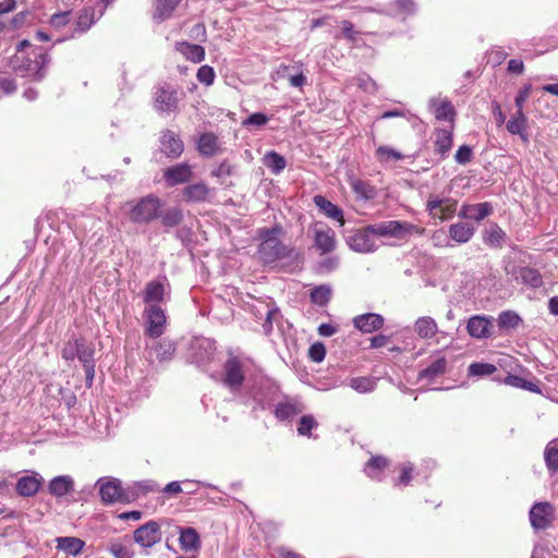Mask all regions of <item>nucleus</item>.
<instances>
[{
    "instance_id": "bb28decb",
    "label": "nucleus",
    "mask_w": 558,
    "mask_h": 558,
    "mask_svg": "<svg viewBox=\"0 0 558 558\" xmlns=\"http://www.w3.org/2000/svg\"><path fill=\"white\" fill-rule=\"evenodd\" d=\"M506 128L510 134L519 135L523 142L529 141V136L526 134L527 118L524 112L517 111L506 123Z\"/></svg>"
},
{
    "instance_id": "c03bdc74",
    "label": "nucleus",
    "mask_w": 558,
    "mask_h": 558,
    "mask_svg": "<svg viewBox=\"0 0 558 558\" xmlns=\"http://www.w3.org/2000/svg\"><path fill=\"white\" fill-rule=\"evenodd\" d=\"M390 8L396 16L405 19L416 12V4L413 0H395Z\"/></svg>"
},
{
    "instance_id": "864d4df0",
    "label": "nucleus",
    "mask_w": 558,
    "mask_h": 558,
    "mask_svg": "<svg viewBox=\"0 0 558 558\" xmlns=\"http://www.w3.org/2000/svg\"><path fill=\"white\" fill-rule=\"evenodd\" d=\"M497 367L490 363H472L469 366V375L471 376H488L494 374Z\"/></svg>"
},
{
    "instance_id": "ddd939ff",
    "label": "nucleus",
    "mask_w": 558,
    "mask_h": 558,
    "mask_svg": "<svg viewBox=\"0 0 558 558\" xmlns=\"http://www.w3.org/2000/svg\"><path fill=\"white\" fill-rule=\"evenodd\" d=\"M215 342L209 339L198 340L192 347L191 361L199 367H206L215 356Z\"/></svg>"
},
{
    "instance_id": "49530a36",
    "label": "nucleus",
    "mask_w": 558,
    "mask_h": 558,
    "mask_svg": "<svg viewBox=\"0 0 558 558\" xmlns=\"http://www.w3.org/2000/svg\"><path fill=\"white\" fill-rule=\"evenodd\" d=\"M264 165L275 174H279L286 168V159L278 153L268 151L263 158Z\"/></svg>"
},
{
    "instance_id": "79ce46f5",
    "label": "nucleus",
    "mask_w": 558,
    "mask_h": 558,
    "mask_svg": "<svg viewBox=\"0 0 558 558\" xmlns=\"http://www.w3.org/2000/svg\"><path fill=\"white\" fill-rule=\"evenodd\" d=\"M519 278L524 284L534 289L539 288L543 284V279L539 271L531 267L520 268Z\"/></svg>"
},
{
    "instance_id": "1a4fd4ad",
    "label": "nucleus",
    "mask_w": 558,
    "mask_h": 558,
    "mask_svg": "<svg viewBox=\"0 0 558 558\" xmlns=\"http://www.w3.org/2000/svg\"><path fill=\"white\" fill-rule=\"evenodd\" d=\"M133 537L142 547L150 548L161 541V526L157 521H148L134 531Z\"/></svg>"
},
{
    "instance_id": "052dcab7",
    "label": "nucleus",
    "mask_w": 558,
    "mask_h": 558,
    "mask_svg": "<svg viewBox=\"0 0 558 558\" xmlns=\"http://www.w3.org/2000/svg\"><path fill=\"white\" fill-rule=\"evenodd\" d=\"M339 263H340V260H339L338 256H327L318 263L317 270L319 272H325V274L331 272L338 268Z\"/></svg>"
},
{
    "instance_id": "6ab92c4d",
    "label": "nucleus",
    "mask_w": 558,
    "mask_h": 558,
    "mask_svg": "<svg viewBox=\"0 0 558 558\" xmlns=\"http://www.w3.org/2000/svg\"><path fill=\"white\" fill-rule=\"evenodd\" d=\"M161 151L169 158H179L183 150L184 145L182 140L172 131L167 130L162 133L160 138Z\"/></svg>"
},
{
    "instance_id": "7c9ffc66",
    "label": "nucleus",
    "mask_w": 558,
    "mask_h": 558,
    "mask_svg": "<svg viewBox=\"0 0 558 558\" xmlns=\"http://www.w3.org/2000/svg\"><path fill=\"white\" fill-rule=\"evenodd\" d=\"M179 543L183 550H198L201 547V538L193 527H179Z\"/></svg>"
},
{
    "instance_id": "bf43d9fd",
    "label": "nucleus",
    "mask_w": 558,
    "mask_h": 558,
    "mask_svg": "<svg viewBox=\"0 0 558 558\" xmlns=\"http://www.w3.org/2000/svg\"><path fill=\"white\" fill-rule=\"evenodd\" d=\"M197 80L205 84L206 86H210L214 84L216 74L211 66L209 65H202L196 73Z\"/></svg>"
},
{
    "instance_id": "ea45409f",
    "label": "nucleus",
    "mask_w": 558,
    "mask_h": 558,
    "mask_svg": "<svg viewBox=\"0 0 558 558\" xmlns=\"http://www.w3.org/2000/svg\"><path fill=\"white\" fill-rule=\"evenodd\" d=\"M544 460L548 472L554 475L558 471V444L549 441L544 450Z\"/></svg>"
},
{
    "instance_id": "de8ad7c7",
    "label": "nucleus",
    "mask_w": 558,
    "mask_h": 558,
    "mask_svg": "<svg viewBox=\"0 0 558 558\" xmlns=\"http://www.w3.org/2000/svg\"><path fill=\"white\" fill-rule=\"evenodd\" d=\"M377 379L373 377H353L349 386L359 393L372 392L376 387Z\"/></svg>"
},
{
    "instance_id": "c9c22d12",
    "label": "nucleus",
    "mask_w": 558,
    "mask_h": 558,
    "mask_svg": "<svg viewBox=\"0 0 558 558\" xmlns=\"http://www.w3.org/2000/svg\"><path fill=\"white\" fill-rule=\"evenodd\" d=\"M388 460L385 457H372L364 468L366 475L373 480H380L384 471L388 466Z\"/></svg>"
},
{
    "instance_id": "0e129e2a",
    "label": "nucleus",
    "mask_w": 558,
    "mask_h": 558,
    "mask_svg": "<svg viewBox=\"0 0 558 558\" xmlns=\"http://www.w3.org/2000/svg\"><path fill=\"white\" fill-rule=\"evenodd\" d=\"M268 120L269 119L266 114H264L262 112H255V113H252L251 116H248L242 122V125L243 126H250V125L263 126L268 122Z\"/></svg>"
},
{
    "instance_id": "39448f33",
    "label": "nucleus",
    "mask_w": 558,
    "mask_h": 558,
    "mask_svg": "<svg viewBox=\"0 0 558 558\" xmlns=\"http://www.w3.org/2000/svg\"><path fill=\"white\" fill-rule=\"evenodd\" d=\"M245 362L239 356L230 355L223 364L221 381L231 392H239L245 379Z\"/></svg>"
},
{
    "instance_id": "9b49d317",
    "label": "nucleus",
    "mask_w": 558,
    "mask_h": 558,
    "mask_svg": "<svg viewBox=\"0 0 558 558\" xmlns=\"http://www.w3.org/2000/svg\"><path fill=\"white\" fill-rule=\"evenodd\" d=\"M193 167L187 162L175 163L163 170L162 178L167 186H177L190 182L193 178Z\"/></svg>"
},
{
    "instance_id": "20e7f679",
    "label": "nucleus",
    "mask_w": 558,
    "mask_h": 558,
    "mask_svg": "<svg viewBox=\"0 0 558 558\" xmlns=\"http://www.w3.org/2000/svg\"><path fill=\"white\" fill-rule=\"evenodd\" d=\"M99 489L101 502L112 505L116 502H129L130 492L122 487L120 480L111 476L101 477L96 482Z\"/></svg>"
},
{
    "instance_id": "4d7b16f0",
    "label": "nucleus",
    "mask_w": 558,
    "mask_h": 558,
    "mask_svg": "<svg viewBox=\"0 0 558 558\" xmlns=\"http://www.w3.org/2000/svg\"><path fill=\"white\" fill-rule=\"evenodd\" d=\"M157 490V484L153 481L145 480L134 484L133 490L130 493L131 499H134L140 494Z\"/></svg>"
},
{
    "instance_id": "4468645a",
    "label": "nucleus",
    "mask_w": 558,
    "mask_h": 558,
    "mask_svg": "<svg viewBox=\"0 0 558 558\" xmlns=\"http://www.w3.org/2000/svg\"><path fill=\"white\" fill-rule=\"evenodd\" d=\"M314 246L322 255L331 253L337 246L335 231L326 225L314 229Z\"/></svg>"
},
{
    "instance_id": "58836bf2",
    "label": "nucleus",
    "mask_w": 558,
    "mask_h": 558,
    "mask_svg": "<svg viewBox=\"0 0 558 558\" xmlns=\"http://www.w3.org/2000/svg\"><path fill=\"white\" fill-rule=\"evenodd\" d=\"M175 350V342L170 339L160 340L154 348L156 359L159 362H168L172 360Z\"/></svg>"
},
{
    "instance_id": "a878e982",
    "label": "nucleus",
    "mask_w": 558,
    "mask_h": 558,
    "mask_svg": "<svg viewBox=\"0 0 558 558\" xmlns=\"http://www.w3.org/2000/svg\"><path fill=\"white\" fill-rule=\"evenodd\" d=\"M414 331L423 340L432 339L438 332V325L430 316L418 317L414 323Z\"/></svg>"
},
{
    "instance_id": "b1692460",
    "label": "nucleus",
    "mask_w": 558,
    "mask_h": 558,
    "mask_svg": "<svg viewBox=\"0 0 558 558\" xmlns=\"http://www.w3.org/2000/svg\"><path fill=\"white\" fill-rule=\"evenodd\" d=\"M313 202L325 216L340 222V226L344 225L343 211L340 207L323 195L314 196Z\"/></svg>"
},
{
    "instance_id": "5fc2aeb1",
    "label": "nucleus",
    "mask_w": 558,
    "mask_h": 558,
    "mask_svg": "<svg viewBox=\"0 0 558 558\" xmlns=\"http://www.w3.org/2000/svg\"><path fill=\"white\" fill-rule=\"evenodd\" d=\"M351 186L353 189V191L366 198V199H369V198H373L374 195H375V189L374 186H372L369 183L365 182V181H362V180H354L352 183H351Z\"/></svg>"
},
{
    "instance_id": "774afa93",
    "label": "nucleus",
    "mask_w": 558,
    "mask_h": 558,
    "mask_svg": "<svg viewBox=\"0 0 558 558\" xmlns=\"http://www.w3.org/2000/svg\"><path fill=\"white\" fill-rule=\"evenodd\" d=\"M531 93V85H525L523 88H521L514 99L517 111L523 112V105L526 101V99L530 97Z\"/></svg>"
},
{
    "instance_id": "5701e85b",
    "label": "nucleus",
    "mask_w": 558,
    "mask_h": 558,
    "mask_svg": "<svg viewBox=\"0 0 558 558\" xmlns=\"http://www.w3.org/2000/svg\"><path fill=\"white\" fill-rule=\"evenodd\" d=\"M453 129L454 125H450L448 129L435 130V151L439 154L441 158H446L452 147Z\"/></svg>"
},
{
    "instance_id": "a211bd4d",
    "label": "nucleus",
    "mask_w": 558,
    "mask_h": 558,
    "mask_svg": "<svg viewBox=\"0 0 558 558\" xmlns=\"http://www.w3.org/2000/svg\"><path fill=\"white\" fill-rule=\"evenodd\" d=\"M178 100L174 89L159 87L155 94V108L159 112L170 113L177 110Z\"/></svg>"
},
{
    "instance_id": "4be33fe9",
    "label": "nucleus",
    "mask_w": 558,
    "mask_h": 558,
    "mask_svg": "<svg viewBox=\"0 0 558 558\" xmlns=\"http://www.w3.org/2000/svg\"><path fill=\"white\" fill-rule=\"evenodd\" d=\"M74 490V481L70 475L53 477L48 485V492L56 498H61Z\"/></svg>"
},
{
    "instance_id": "dca6fc26",
    "label": "nucleus",
    "mask_w": 558,
    "mask_h": 558,
    "mask_svg": "<svg viewBox=\"0 0 558 558\" xmlns=\"http://www.w3.org/2000/svg\"><path fill=\"white\" fill-rule=\"evenodd\" d=\"M44 483L43 476L37 472L20 477L15 484L17 495L22 497H33L41 488Z\"/></svg>"
},
{
    "instance_id": "f257e3e1",
    "label": "nucleus",
    "mask_w": 558,
    "mask_h": 558,
    "mask_svg": "<svg viewBox=\"0 0 558 558\" xmlns=\"http://www.w3.org/2000/svg\"><path fill=\"white\" fill-rule=\"evenodd\" d=\"M282 228L276 226L271 229H262L259 236L262 243L258 247L260 259L266 264L275 263L279 259L289 258L294 256V250L283 244L278 235L281 233Z\"/></svg>"
},
{
    "instance_id": "c85d7f7f",
    "label": "nucleus",
    "mask_w": 558,
    "mask_h": 558,
    "mask_svg": "<svg viewBox=\"0 0 558 558\" xmlns=\"http://www.w3.org/2000/svg\"><path fill=\"white\" fill-rule=\"evenodd\" d=\"M475 234V228L466 222L452 223L449 227V236L457 243H466Z\"/></svg>"
},
{
    "instance_id": "37998d69",
    "label": "nucleus",
    "mask_w": 558,
    "mask_h": 558,
    "mask_svg": "<svg viewBox=\"0 0 558 558\" xmlns=\"http://www.w3.org/2000/svg\"><path fill=\"white\" fill-rule=\"evenodd\" d=\"M332 290L328 284H320L315 287L310 294L311 302L318 305L325 306L331 299Z\"/></svg>"
},
{
    "instance_id": "0eeeda50",
    "label": "nucleus",
    "mask_w": 558,
    "mask_h": 558,
    "mask_svg": "<svg viewBox=\"0 0 558 558\" xmlns=\"http://www.w3.org/2000/svg\"><path fill=\"white\" fill-rule=\"evenodd\" d=\"M367 230L377 236L404 238L416 230V227L407 221L388 220L367 226Z\"/></svg>"
},
{
    "instance_id": "f8f14e48",
    "label": "nucleus",
    "mask_w": 558,
    "mask_h": 558,
    "mask_svg": "<svg viewBox=\"0 0 558 558\" xmlns=\"http://www.w3.org/2000/svg\"><path fill=\"white\" fill-rule=\"evenodd\" d=\"M493 328V317L485 315L471 316L466 323V330L470 337L478 340L490 338Z\"/></svg>"
},
{
    "instance_id": "338daca9",
    "label": "nucleus",
    "mask_w": 558,
    "mask_h": 558,
    "mask_svg": "<svg viewBox=\"0 0 558 558\" xmlns=\"http://www.w3.org/2000/svg\"><path fill=\"white\" fill-rule=\"evenodd\" d=\"M472 158V149L466 145H462L458 148L454 159L460 165H465L471 161Z\"/></svg>"
},
{
    "instance_id": "8fccbe9b",
    "label": "nucleus",
    "mask_w": 558,
    "mask_h": 558,
    "mask_svg": "<svg viewBox=\"0 0 558 558\" xmlns=\"http://www.w3.org/2000/svg\"><path fill=\"white\" fill-rule=\"evenodd\" d=\"M375 156L377 160L381 163L398 161L403 158V155L400 151L389 146H379L375 151Z\"/></svg>"
},
{
    "instance_id": "e433bc0d",
    "label": "nucleus",
    "mask_w": 558,
    "mask_h": 558,
    "mask_svg": "<svg viewBox=\"0 0 558 558\" xmlns=\"http://www.w3.org/2000/svg\"><path fill=\"white\" fill-rule=\"evenodd\" d=\"M303 407L296 401L279 402L276 405L275 415L277 418L281 421L290 420L294 417L296 414L301 413Z\"/></svg>"
},
{
    "instance_id": "a18cd8bd",
    "label": "nucleus",
    "mask_w": 558,
    "mask_h": 558,
    "mask_svg": "<svg viewBox=\"0 0 558 558\" xmlns=\"http://www.w3.org/2000/svg\"><path fill=\"white\" fill-rule=\"evenodd\" d=\"M505 384L509 385L511 387L520 388L523 390H527L534 393H542V390L539 389L538 385L530 381L523 377L517 376V375H508L505 378Z\"/></svg>"
},
{
    "instance_id": "473e14b6",
    "label": "nucleus",
    "mask_w": 558,
    "mask_h": 558,
    "mask_svg": "<svg viewBox=\"0 0 558 558\" xmlns=\"http://www.w3.org/2000/svg\"><path fill=\"white\" fill-rule=\"evenodd\" d=\"M181 0H156L154 4L153 17L162 22L169 19Z\"/></svg>"
},
{
    "instance_id": "f3484780",
    "label": "nucleus",
    "mask_w": 558,
    "mask_h": 558,
    "mask_svg": "<svg viewBox=\"0 0 558 558\" xmlns=\"http://www.w3.org/2000/svg\"><path fill=\"white\" fill-rule=\"evenodd\" d=\"M494 211L493 205L488 202L477 204H463L458 213L462 219H470L474 221H482Z\"/></svg>"
},
{
    "instance_id": "423d86ee",
    "label": "nucleus",
    "mask_w": 558,
    "mask_h": 558,
    "mask_svg": "<svg viewBox=\"0 0 558 558\" xmlns=\"http://www.w3.org/2000/svg\"><path fill=\"white\" fill-rule=\"evenodd\" d=\"M457 199L449 196H442L440 194H430L426 202V210L428 215L434 219H439L440 221L451 219L457 211Z\"/></svg>"
},
{
    "instance_id": "09e8293b",
    "label": "nucleus",
    "mask_w": 558,
    "mask_h": 558,
    "mask_svg": "<svg viewBox=\"0 0 558 558\" xmlns=\"http://www.w3.org/2000/svg\"><path fill=\"white\" fill-rule=\"evenodd\" d=\"M108 551L114 558H133L134 556V551L131 548V545L119 539L113 541L108 545Z\"/></svg>"
},
{
    "instance_id": "4c0bfd02",
    "label": "nucleus",
    "mask_w": 558,
    "mask_h": 558,
    "mask_svg": "<svg viewBox=\"0 0 558 558\" xmlns=\"http://www.w3.org/2000/svg\"><path fill=\"white\" fill-rule=\"evenodd\" d=\"M446 368H447V360L445 356H440L437 360H435L429 366L422 369L418 373V378L433 380V379L437 378L438 376L442 375L446 372Z\"/></svg>"
},
{
    "instance_id": "9d476101",
    "label": "nucleus",
    "mask_w": 558,
    "mask_h": 558,
    "mask_svg": "<svg viewBox=\"0 0 558 558\" xmlns=\"http://www.w3.org/2000/svg\"><path fill=\"white\" fill-rule=\"evenodd\" d=\"M146 318V333L151 338H158L165 332L166 314L157 304H150L144 312Z\"/></svg>"
},
{
    "instance_id": "6e6552de",
    "label": "nucleus",
    "mask_w": 558,
    "mask_h": 558,
    "mask_svg": "<svg viewBox=\"0 0 558 558\" xmlns=\"http://www.w3.org/2000/svg\"><path fill=\"white\" fill-rule=\"evenodd\" d=\"M529 519L535 531L547 530L555 520V508L547 501L535 502L530 509Z\"/></svg>"
},
{
    "instance_id": "c756f323",
    "label": "nucleus",
    "mask_w": 558,
    "mask_h": 558,
    "mask_svg": "<svg viewBox=\"0 0 558 558\" xmlns=\"http://www.w3.org/2000/svg\"><path fill=\"white\" fill-rule=\"evenodd\" d=\"M175 50L194 63H199L205 59V49L199 45L179 41L175 44Z\"/></svg>"
},
{
    "instance_id": "f704fd0d",
    "label": "nucleus",
    "mask_w": 558,
    "mask_h": 558,
    "mask_svg": "<svg viewBox=\"0 0 558 558\" xmlns=\"http://www.w3.org/2000/svg\"><path fill=\"white\" fill-rule=\"evenodd\" d=\"M165 298V286L160 281H149L143 292L144 302L147 304H154L161 302Z\"/></svg>"
},
{
    "instance_id": "69168bd1",
    "label": "nucleus",
    "mask_w": 558,
    "mask_h": 558,
    "mask_svg": "<svg viewBox=\"0 0 558 558\" xmlns=\"http://www.w3.org/2000/svg\"><path fill=\"white\" fill-rule=\"evenodd\" d=\"M356 85L367 93H375L377 90L376 82L365 74L356 77Z\"/></svg>"
},
{
    "instance_id": "7ed1b4c3",
    "label": "nucleus",
    "mask_w": 558,
    "mask_h": 558,
    "mask_svg": "<svg viewBox=\"0 0 558 558\" xmlns=\"http://www.w3.org/2000/svg\"><path fill=\"white\" fill-rule=\"evenodd\" d=\"M161 208L162 201L158 196L149 194L132 205L129 218L134 223H149L160 216Z\"/></svg>"
},
{
    "instance_id": "680f3d73",
    "label": "nucleus",
    "mask_w": 558,
    "mask_h": 558,
    "mask_svg": "<svg viewBox=\"0 0 558 558\" xmlns=\"http://www.w3.org/2000/svg\"><path fill=\"white\" fill-rule=\"evenodd\" d=\"M49 23L53 28L61 29L70 23V11L54 13Z\"/></svg>"
},
{
    "instance_id": "393cba45",
    "label": "nucleus",
    "mask_w": 558,
    "mask_h": 558,
    "mask_svg": "<svg viewBox=\"0 0 558 558\" xmlns=\"http://www.w3.org/2000/svg\"><path fill=\"white\" fill-rule=\"evenodd\" d=\"M210 194V189L204 182H197L186 185L182 190L184 201L191 203L206 202Z\"/></svg>"
},
{
    "instance_id": "e2e57ef3",
    "label": "nucleus",
    "mask_w": 558,
    "mask_h": 558,
    "mask_svg": "<svg viewBox=\"0 0 558 558\" xmlns=\"http://www.w3.org/2000/svg\"><path fill=\"white\" fill-rule=\"evenodd\" d=\"M308 356L313 362L320 363L326 356L325 345L316 342L310 347Z\"/></svg>"
},
{
    "instance_id": "2eb2a0df",
    "label": "nucleus",
    "mask_w": 558,
    "mask_h": 558,
    "mask_svg": "<svg viewBox=\"0 0 558 558\" xmlns=\"http://www.w3.org/2000/svg\"><path fill=\"white\" fill-rule=\"evenodd\" d=\"M428 109L433 112L436 120L448 121L450 122V125H453L457 112L452 102L448 98H430L428 101Z\"/></svg>"
},
{
    "instance_id": "aec40b11",
    "label": "nucleus",
    "mask_w": 558,
    "mask_h": 558,
    "mask_svg": "<svg viewBox=\"0 0 558 558\" xmlns=\"http://www.w3.org/2000/svg\"><path fill=\"white\" fill-rule=\"evenodd\" d=\"M373 233L367 230V227L357 231L350 236L348 243L350 247L359 253H371L376 250V243L373 239Z\"/></svg>"
},
{
    "instance_id": "13d9d810",
    "label": "nucleus",
    "mask_w": 558,
    "mask_h": 558,
    "mask_svg": "<svg viewBox=\"0 0 558 558\" xmlns=\"http://www.w3.org/2000/svg\"><path fill=\"white\" fill-rule=\"evenodd\" d=\"M29 12L22 11L16 13L7 24L5 28L9 31H16L25 26L28 22Z\"/></svg>"
},
{
    "instance_id": "603ef678",
    "label": "nucleus",
    "mask_w": 558,
    "mask_h": 558,
    "mask_svg": "<svg viewBox=\"0 0 558 558\" xmlns=\"http://www.w3.org/2000/svg\"><path fill=\"white\" fill-rule=\"evenodd\" d=\"M183 219L182 210L170 208L161 216V222L165 227L172 228L181 223Z\"/></svg>"
},
{
    "instance_id": "3c124183",
    "label": "nucleus",
    "mask_w": 558,
    "mask_h": 558,
    "mask_svg": "<svg viewBox=\"0 0 558 558\" xmlns=\"http://www.w3.org/2000/svg\"><path fill=\"white\" fill-rule=\"evenodd\" d=\"M76 356L83 363V365L95 364L94 363V349L87 345L82 340H75Z\"/></svg>"
},
{
    "instance_id": "2f4dec72",
    "label": "nucleus",
    "mask_w": 558,
    "mask_h": 558,
    "mask_svg": "<svg viewBox=\"0 0 558 558\" xmlns=\"http://www.w3.org/2000/svg\"><path fill=\"white\" fill-rule=\"evenodd\" d=\"M197 149L206 157L216 155L219 149L218 137L211 132L202 134L197 141Z\"/></svg>"
},
{
    "instance_id": "f03ea898",
    "label": "nucleus",
    "mask_w": 558,
    "mask_h": 558,
    "mask_svg": "<svg viewBox=\"0 0 558 558\" xmlns=\"http://www.w3.org/2000/svg\"><path fill=\"white\" fill-rule=\"evenodd\" d=\"M50 63V57L47 53L35 54L34 59L25 54H14L10 59L11 69L22 75L29 76L36 81H40L46 75V68Z\"/></svg>"
},
{
    "instance_id": "a19ab883",
    "label": "nucleus",
    "mask_w": 558,
    "mask_h": 558,
    "mask_svg": "<svg viewBox=\"0 0 558 558\" xmlns=\"http://www.w3.org/2000/svg\"><path fill=\"white\" fill-rule=\"evenodd\" d=\"M522 323L521 317L513 311H502L497 318L498 327L502 330L515 329Z\"/></svg>"
},
{
    "instance_id": "72a5a7b5",
    "label": "nucleus",
    "mask_w": 558,
    "mask_h": 558,
    "mask_svg": "<svg viewBox=\"0 0 558 558\" xmlns=\"http://www.w3.org/2000/svg\"><path fill=\"white\" fill-rule=\"evenodd\" d=\"M505 239L506 233L497 223H490L483 236L484 243L494 248L501 247Z\"/></svg>"
},
{
    "instance_id": "6e6d98bb",
    "label": "nucleus",
    "mask_w": 558,
    "mask_h": 558,
    "mask_svg": "<svg viewBox=\"0 0 558 558\" xmlns=\"http://www.w3.org/2000/svg\"><path fill=\"white\" fill-rule=\"evenodd\" d=\"M317 422L313 415H303L300 418L298 433L302 436H311L312 429L317 427Z\"/></svg>"
},
{
    "instance_id": "cd10ccee",
    "label": "nucleus",
    "mask_w": 558,
    "mask_h": 558,
    "mask_svg": "<svg viewBox=\"0 0 558 558\" xmlns=\"http://www.w3.org/2000/svg\"><path fill=\"white\" fill-rule=\"evenodd\" d=\"M56 543L58 550H62L70 556H78L85 546V542L83 539L73 536L57 537Z\"/></svg>"
},
{
    "instance_id": "412c9836",
    "label": "nucleus",
    "mask_w": 558,
    "mask_h": 558,
    "mask_svg": "<svg viewBox=\"0 0 558 558\" xmlns=\"http://www.w3.org/2000/svg\"><path fill=\"white\" fill-rule=\"evenodd\" d=\"M384 317L376 313H367L354 317L353 325L364 333L379 330L384 326Z\"/></svg>"
}]
</instances>
